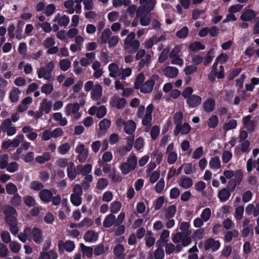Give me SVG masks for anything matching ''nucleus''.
Returning <instances> with one entry per match:
<instances>
[{
	"mask_svg": "<svg viewBox=\"0 0 259 259\" xmlns=\"http://www.w3.org/2000/svg\"><path fill=\"white\" fill-rule=\"evenodd\" d=\"M191 130V127L188 123H184L183 125L181 124L179 125V130L178 133H176V127L174 131V134L175 136L178 135L180 133L182 134H188Z\"/></svg>",
	"mask_w": 259,
	"mask_h": 259,
	"instance_id": "30",
	"label": "nucleus"
},
{
	"mask_svg": "<svg viewBox=\"0 0 259 259\" xmlns=\"http://www.w3.org/2000/svg\"><path fill=\"white\" fill-rule=\"evenodd\" d=\"M110 124L111 121L110 120L106 118L102 120L99 124L100 132L103 133H105L107 130L110 127Z\"/></svg>",
	"mask_w": 259,
	"mask_h": 259,
	"instance_id": "36",
	"label": "nucleus"
},
{
	"mask_svg": "<svg viewBox=\"0 0 259 259\" xmlns=\"http://www.w3.org/2000/svg\"><path fill=\"white\" fill-rule=\"evenodd\" d=\"M75 152L78 154L77 158L81 163H83L89 155L88 149L85 148L84 145L79 143L75 148Z\"/></svg>",
	"mask_w": 259,
	"mask_h": 259,
	"instance_id": "6",
	"label": "nucleus"
},
{
	"mask_svg": "<svg viewBox=\"0 0 259 259\" xmlns=\"http://www.w3.org/2000/svg\"><path fill=\"white\" fill-rule=\"evenodd\" d=\"M230 192L226 188H224L218 193V197L222 202L226 201L230 196Z\"/></svg>",
	"mask_w": 259,
	"mask_h": 259,
	"instance_id": "40",
	"label": "nucleus"
},
{
	"mask_svg": "<svg viewBox=\"0 0 259 259\" xmlns=\"http://www.w3.org/2000/svg\"><path fill=\"white\" fill-rule=\"evenodd\" d=\"M244 209L243 206H239L235 209V218L237 221L240 220L243 217Z\"/></svg>",
	"mask_w": 259,
	"mask_h": 259,
	"instance_id": "62",
	"label": "nucleus"
},
{
	"mask_svg": "<svg viewBox=\"0 0 259 259\" xmlns=\"http://www.w3.org/2000/svg\"><path fill=\"white\" fill-rule=\"evenodd\" d=\"M102 96V87L99 84H96L94 85L91 92V98L94 100H98L101 98Z\"/></svg>",
	"mask_w": 259,
	"mask_h": 259,
	"instance_id": "17",
	"label": "nucleus"
},
{
	"mask_svg": "<svg viewBox=\"0 0 259 259\" xmlns=\"http://www.w3.org/2000/svg\"><path fill=\"white\" fill-rule=\"evenodd\" d=\"M204 110L206 112H212L215 107V101L213 99L208 98L203 104Z\"/></svg>",
	"mask_w": 259,
	"mask_h": 259,
	"instance_id": "19",
	"label": "nucleus"
},
{
	"mask_svg": "<svg viewBox=\"0 0 259 259\" xmlns=\"http://www.w3.org/2000/svg\"><path fill=\"white\" fill-rule=\"evenodd\" d=\"M38 77L44 78L46 80H50L52 77V72L45 67H41L37 71Z\"/></svg>",
	"mask_w": 259,
	"mask_h": 259,
	"instance_id": "20",
	"label": "nucleus"
},
{
	"mask_svg": "<svg viewBox=\"0 0 259 259\" xmlns=\"http://www.w3.org/2000/svg\"><path fill=\"white\" fill-rule=\"evenodd\" d=\"M156 2L155 0H148L143 4L142 7L144 11L146 13L151 12L154 8Z\"/></svg>",
	"mask_w": 259,
	"mask_h": 259,
	"instance_id": "42",
	"label": "nucleus"
},
{
	"mask_svg": "<svg viewBox=\"0 0 259 259\" xmlns=\"http://www.w3.org/2000/svg\"><path fill=\"white\" fill-rule=\"evenodd\" d=\"M201 98L197 95H193L186 99L187 103L191 108H194L201 102Z\"/></svg>",
	"mask_w": 259,
	"mask_h": 259,
	"instance_id": "18",
	"label": "nucleus"
},
{
	"mask_svg": "<svg viewBox=\"0 0 259 259\" xmlns=\"http://www.w3.org/2000/svg\"><path fill=\"white\" fill-rule=\"evenodd\" d=\"M154 106L152 104H150L146 108V113L142 119V123L144 125L146 126L148 128L151 125L152 119V113L153 110Z\"/></svg>",
	"mask_w": 259,
	"mask_h": 259,
	"instance_id": "9",
	"label": "nucleus"
},
{
	"mask_svg": "<svg viewBox=\"0 0 259 259\" xmlns=\"http://www.w3.org/2000/svg\"><path fill=\"white\" fill-rule=\"evenodd\" d=\"M126 101L124 98L118 97H113L110 101V104L118 109H122L124 107Z\"/></svg>",
	"mask_w": 259,
	"mask_h": 259,
	"instance_id": "22",
	"label": "nucleus"
},
{
	"mask_svg": "<svg viewBox=\"0 0 259 259\" xmlns=\"http://www.w3.org/2000/svg\"><path fill=\"white\" fill-rule=\"evenodd\" d=\"M219 122L218 117L217 115H212L208 119V125L210 128L215 127Z\"/></svg>",
	"mask_w": 259,
	"mask_h": 259,
	"instance_id": "61",
	"label": "nucleus"
},
{
	"mask_svg": "<svg viewBox=\"0 0 259 259\" xmlns=\"http://www.w3.org/2000/svg\"><path fill=\"white\" fill-rule=\"evenodd\" d=\"M165 187V182L164 178H161L157 182L155 186V190L157 193H161Z\"/></svg>",
	"mask_w": 259,
	"mask_h": 259,
	"instance_id": "60",
	"label": "nucleus"
},
{
	"mask_svg": "<svg viewBox=\"0 0 259 259\" xmlns=\"http://www.w3.org/2000/svg\"><path fill=\"white\" fill-rule=\"evenodd\" d=\"M51 155L49 152H45L42 155L38 156L35 158V161L39 163H44L50 160Z\"/></svg>",
	"mask_w": 259,
	"mask_h": 259,
	"instance_id": "46",
	"label": "nucleus"
},
{
	"mask_svg": "<svg viewBox=\"0 0 259 259\" xmlns=\"http://www.w3.org/2000/svg\"><path fill=\"white\" fill-rule=\"evenodd\" d=\"M35 27L36 29L41 28L43 31L46 33H50L52 30V26L50 23L47 22L42 23L37 22L35 24Z\"/></svg>",
	"mask_w": 259,
	"mask_h": 259,
	"instance_id": "41",
	"label": "nucleus"
},
{
	"mask_svg": "<svg viewBox=\"0 0 259 259\" xmlns=\"http://www.w3.org/2000/svg\"><path fill=\"white\" fill-rule=\"evenodd\" d=\"M183 118V115L181 112H178L175 113L174 116V123L176 125V133H178L179 125L182 124Z\"/></svg>",
	"mask_w": 259,
	"mask_h": 259,
	"instance_id": "45",
	"label": "nucleus"
},
{
	"mask_svg": "<svg viewBox=\"0 0 259 259\" xmlns=\"http://www.w3.org/2000/svg\"><path fill=\"white\" fill-rule=\"evenodd\" d=\"M21 91L19 89L14 87L10 93L9 97L10 100L13 102H16L19 99Z\"/></svg>",
	"mask_w": 259,
	"mask_h": 259,
	"instance_id": "39",
	"label": "nucleus"
},
{
	"mask_svg": "<svg viewBox=\"0 0 259 259\" xmlns=\"http://www.w3.org/2000/svg\"><path fill=\"white\" fill-rule=\"evenodd\" d=\"M171 59V63L172 64L177 65L180 66H182L184 65V60L181 58V55H173L169 56Z\"/></svg>",
	"mask_w": 259,
	"mask_h": 259,
	"instance_id": "44",
	"label": "nucleus"
},
{
	"mask_svg": "<svg viewBox=\"0 0 259 259\" xmlns=\"http://www.w3.org/2000/svg\"><path fill=\"white\" fill-rule=\"evenodd\" d=\"M70 149V145L68 143H65L59 146L58 148V150L59 153L62 155L66 154Z\"/></svg>",
	"mask_w": 259,
	"mask_h": 259,
	"instance_id": "57",
	"label": "nucleus"
},
{
	"mask_svg": "<svg viewBox=\"0 0 259 259\" xmlns=\"http://www.w3.org/2000/svg\"><path fill=\"white\" fill-rule=\"evenodd\" d=\"M121 203L119 201H114L110 204L111 212L113 213H116L120 210Z\"/></svg>",
	"mask_w": 259,
	"mask_h": 259,
	"instance_id": "55",
	"label": "nucleus"
},
{
	"mask_svg": "<svg viewBox=\"0 0 259 259\" xmlns=\"http://www.w3.org/2000/svg\"><path fill=\"white\" fill-rule=\"evenodd\" d=\"M32 102V98L30 97L25 98L19 106V110L21 112L24 111L28 108V105Z\"/></svg>",
	"mask_w": 259,
	"mask_h": 259,
	"instance_id": "34",
	"label": "nucleus"
},
{
	"mask_svg": "<svg viewBox=\"0 0 259 259\" xmlns=\"http://www.w3.org/2000/svg\"><path fill=\"white\" fill-rule=\"evenodd\" d=\"M6 191L9 194H15L17 192V186L12 183H9L6 186Z\"/></svg>",
	"mask_w": 259,
	"mask_h": 259,
	"instance_id": "53",
	"label": "nucleus"
},
{
	"mask_svg": "<svg viewBox=\"0 0 259 259\" xmlns=\"http://www.w3.org/2000/svg\"><path fill=\"white\" fill-rule=\"evenodd\" d=\"M167 155V162L169 164H174L178 159V154L176 152H170L166 153Z\"/></svg>",
	"mask_w": 259,
	"mask_h": 259,
	"instance_id": "56",
	"label": "nucleus"
},
{
	"mask_svg": "<svg viewBox=\"0 0 259 259\" xmlns=\"http://www.w3.org/2000/svg\"><path fill=\"white\" fill-rule=\"evenodd\" d=\"M81 195H77L76 194H71L70 196V201L73 205L78 206L82 203Z\"/></svg>",
	"mask_w": 259,
	"mask_h": 259,
	"instance_id": "51",
	"label": "nucleus"
},
{
	"mask_svg": "<svg viewBox=\"0 0 259 259\" xmlns=\"http://www.w3.org/2000/svg\"><path fill=\"white\" fill-rule=\"evenodd\" d=\"M179 185L185 189H188L193 185L191 179L186 176L181 177L179 183Z\"/></svg>",
	"mask_w": 259,
	"mask_h": 259,
	"instance_id": "28",
	"label": "nucleus"
},
{
	"mask_svg": "<svg viewBox=\"0 0 259 259\" xmlns=\"http://www.w3.org/2000/svg\"><path fill=\"white\" fill-rule=\"evenodd\" d=\"M19 239L22 242L27 240H33L36 244H40L42 242V232L38 228H33L32 230L29 228H25L23 232L18 235Z\"/></svg>",
	"mask_w": 259,
	"mask_h": 259,
	"instance_id": "1",
	"label": "nucleus"
},
{
	"mask_svg": "<svg viewBox=\"0 0 259 259\" xmlns=\"http://www.w3.org/2000/svg\"><path fill=\"white\" fill-rule=\"evenodd\" d=\"M111 35L112 32L109 28L104 29L101 33V37L98 40V42L100 44L107 43Z\"/></svg>",
	"mask_w": 259,
	"mask_h": 259,
	"instance_id": "24",
	"label": "nucleus"
},
{
	"mask_svg": "<svg viewBox=\"0 0 259 259\" xmlns=\"http://www.w3.org/2000/svg\"><path fill=\"white\" fill-rule=\"evenodd\" d=\"M211 214V209L209 208H206L203 210L201 214V218L204 222H207L210 218Z\"/></svg>",
	"mask_w": 259,
	"mask_h": 259,
	"instance_id": "63",
	"label": "nucleus"
},
{
	"mask_svg": "<svg viewBox=\"0 0 259 259\" xmlns=\"http://www.w3.org/2000/svg\"><path fill=\"white\" fill-rule=\"evenodd\" d=\"M52 108V103L51 101L47 99H44L40 103L39 110L41 111L44 113H49Z\"/></svg>",
	"mask_w": 259,
	"mask_h": 259,
	"instance_id": "14",
	"label": "nucleus"
},
{
	"mask_svg": "<svg viewBox=\"0 0 259 259\" xmlns=\"http://www.w3.org/2000/svg\"><path fill=\"white\" fill-rule=\"evenodd\" d=\"M239 235L238 231L237 230H233V231H228L225 235V240L226 242H230L233 238L238 237Z\"/></svg>",
	"mask_w": 259,
	"mask_h": 259,
	"instance_id": "54",
	"label": "nucleus"
},
{
	"mask_svg": "<svg viewBox=\"0 0 259 259\" xmlns=\"http://www.w3.org/2000/svg\"><path fill=\"white\" fill-rule=\"evenodd\" d=\"M54 21L57 22L60 26H66L69 23V18L64 15H57L54 19Z\"/></svg>",
	"mask_w": 259,
	"mask_h": 259,
	"instance_id": "23",
	"label": "nucleus"
},
{
	"mask_svg": "<svg viewBox=\"0 0 259 259\" xmlns=\"http://www.w3.org/2000/svg\"><path fill=\"white\" fill-rule=\"evenodd\" d=\"M158 79V75L156 74H153L149 80L142 84L140 87L139 89L140 90L141 92L144 94L151 93L153 90L154 85Z\"/></svg>",
	"mask_w": 259,
	"mask_h": 259,
	"instance_id": "5",
	"label": "nucleus"
},
{
	"mask_svg": "<svg viewBox=\"0 0 259 259\" xmlns=\"http://www.w3.org/2000/svg\"><path fill=\"white\" fill-rule=\"evenodd\" d=\"M134 142L133 138H129L127 140V144L125 147H123L118 149L117 151L122 155L125 154L126 152H129L132 148Z\"/></svg>",
	"mask_w": 259,
	"mask_h": 259,
	"instance_id": "35",
	"label": "nucleus"
},
{
	"mask_svg": "<svg viewBox=\"0 0 259 259\" xmlns=\"http://www.w3.org/2000/svg\"><path fill=\"white\" fill-rule=\"evenodd\" d=\"M152 158L157 164H159L162 160L163 154L158 150L155 149L152 153Z\"/></svg>",
	"mask_w": 259,
	"mask_h": 259,
	"instance_id": "49",
	"label": "nucleus"
},
{
	"mask_svg": "<svg viewBox=\"0 0 259 259\" xmlns=\"http://www.w3.org/2000/svg\"><path fill=\"white\" fill-rule=\"evenodd\" d=\"M64 110L65 114L67 116H71L73 120H77L81 117V113L79 112V105L77 103L67 104Z\"/></svg>",
	"mask_w": 259,
	"mask_h": 259,
	"instance_id": "4",
	"label": "nucleus"
},
{
	"mask_svg": "<svg viewBox=\"0 0 259 259\" xmlns=\"http://www.w3.org/2000/svg\"><path fill=\"white\" fill-rule=\"evenodd\" d=\"M179 70L177 68L174 66H167L163 70L164 75L170 78H174L177 76L179 74Z\"/></svg>",
	"mask_w": 259,
	"mask_h": 259,
	"instance_id": "11",
	"label": "nucleus"
},
{
	"mask_svg": "<svg viewBox=\"0 0 259 259\" xmlns=\"http://www.w3.org/2000/svg\"><path fill=\"white\" fill-rule=\"evenodd\" d=\"M24 139V136L22 134L18 135L16 138L11 141V145L13 147H18L20 143L23 141Z\"/></svg>",
	"mask_w": 259,
	"mask_h": 259,
	"instance_id": "58",
	"label": "nucleus"
},
{
	"mask_svg": "<svg viewBox=\"0 0 259 259\" xmlns=\"http://www.w3.org/2000/svg\"><path fill=\"white\" fill-rule=\"evenodd\" d=\"M160 171L159 170L154 171L149 175V181L151 183H155L159 178Z\"/></svg>",
	"mask_w": 259,
	"mask_h": 259,
	"instance_id": "59",
	"label": "nucleus"
},
{
	"mask_svg": "<svg viewBox=\"0 0 259 259\" xmlns=\"http://www.w3.org/2000/svg\"><path fill=\"white\" fill-rule=\"evenodd\" d=\"M243 124L248 131H252L254 127V122L251 120V116L247 115L243 117L242 119Z\"/></svg>",
	"mask_w": 259,
	"mask_h": 259,
	"instance_id": "25",
	"label": "nucleus"
},
{
	"mask_svg": "<svg viewBox=\"0 0 259 259\" xmlns=\"http://www.w3.org/2000/svg\"><path fill=\"white\" fill-rule=\"evenodd\" d=\"M98 238V234L93 230L87 231L84 235V240L90 242H95Z\"/></svg>",
	"mask_w": 259,
	"mask_h": 259,
	"instance_id": "27",
	"label": "nucleus"
},
{
	"mask_svg": "<svg viewBox=\"0 0 259 259\" xmlns=\"http://www.w3.org/2000/svg\"><path fill=\"white\" fill-rule=\"evenodd\" d=\"M136 128V123L133 120H128L125 123L124 132L128 135L132 134Z\"/></svg>",
	"mask_w": 259,
	"mask_h": 259,
	"instance_id": "29",
	"label": "nucleus"
},
{
	"mask_svg": "<svg viewBox=\"0 0 259 259\" xmlns=\"http://www.w3.org/2000/svg\"><path fill=\"white\" fill-rule=\"evenodd\" d=\"M16 213L17 211L14 208L10 206H6L4 210L5 220L9 226L10 231L14 235L17 234L19 230L17 220L15 216Z\"/></svg>",
	"mask_w": 259,
	"mask_h": 259,
	"instance_id": "2",
	"label": "nucleus"
},
{
	"mask_svg": "<svg viewBox=\"0 0 259 259\" xmlns=\"http://www.w3.org/2000/svg\"><path fill=\"white\" fill-rule=\"evenodd\" d=\"M59 249L61 251L66 250L67 252L73 251L75 248V244L73 242L67 241L65 242H60L58 244Z\"/></svg>",
	"mask_w": 259,
	"mask_h": 259,
	"instance_id": "12",
	"label": "nucleus"
},
{
	"mask_svg": "<svg viewBox=\"0 0 259 259\" xmlns=\"http://www.w3.org/2000/svg\"><path fill=\"white\" fill-rule=\"evenodd\" d=\"M54 90L53 85L52 83H46L41 87V91L42 93L46 94H51Z\"/></svg>",
	"mask_w": 259,
	"mask_h": 259,
	"instance_id": "50",
	"label": "nucleus"
},
{
	"mask_svg": "<svg viewBox=\"0 0 259 259\" xmlns=\"http://www.w3.org/2000/svg\"><path fill=\"white\" fill-rule=\"evenodd\" d=\"M92 169V166L90 164H86L85 166L78 165L76 167L77 171L81 172V174L85 176L89 174Z\"/></svg>",
	"mask_w": 259,
	"mask_h": 259,
	"instance_id": "43",
	"label": "nucleus"
},
{
	"mask_svg": "<svg viewBox=\"0 0 259 259\" xmlns=\"http://www.w3.org/2000/svg\"><path fill=\"white\" fill-rule=\"evenodd\" d=\"M55 44V40L53 37H48L44 41V46L46 48L48 49L47 51L48 54H54L58 52L59 48L57 46H54Z\"/></svg>",
	"mask_w": 259,
	"mask_h": 259,
	"instance_id": "7",
	"label": "nucleus"
},
{
	"mask_svg": "<svg viewBox=\"0 0 259 259\" xmlns=\"http://www.w3.org/2000/svg\"><path fill=\"white\" fill-rule=\"evenodd\" d=\"M137 165V159L134 154L130 155L125 162H123L120 166V169L124 175L128 174L131 171L134 170Z\"/></svg>",
	"mask_w": 259,
	"mask_h": 259,
	"instance_id": "3",
	"label": "nucleus"
},
{
	"mask_svg": "<svg viewBox=\"0 0 259 259\" xmlns=\"http://www.w3.org/2000/svg\"><path fill=\"white\" fill-rule=\"evenodd\" d=\"M212 72L215 73V75L219 78H222L224 76V70L222 65L217 68V64L214 63L212 66Z\"/></svg>",
	"mask_w": 259,
	"mask_h": 259,
	"instance_id": "37",
	"label": "nucleus"
},
{
	"mask_svg": "<svg viewBox=\"0 0 259 259\" xmlns=\"http://www.w3.org/2000/svg\"><path fill=\"white\" fill-rule=\"evenodd\" d=\"M176 207L174 205H171L168 207L166 209L165 217L166 219H170L174 216V215L176 213Z\"/></svg>",
	"mask_w": 259,
	"mask_h": 259,
	"instance_id": "52",
	"label": "nucleus"
},
{
	"mask_svg": "<svg viewBox=\"0 0 259 259\" xmlns=\"http://www.w3.org/2000/svg\"><path fill=\"white\" fill-rule=\"evenodd\" d=\"M220 247V243L219 241L215 240L212 238H208L205 241L204 248L206 250L210 249L212 251H215Z\"/></svg>",
	"mask_w": 259,
	"mask_h": 259,
	"instance_id": "10",
	"label": "nucleus"
},
{
	"mask_svg": "<svg viewBox=\"0 0 259 259\" xmlns=\"http://www.w3.org/2000/svg\"><path fill=\"white\" fill-rule=\"evenodd\" d=\"M71 62L67 59H63L59 62V67L61 70L63 71L67 70L70 67Z\"/></svg>",
	"mask_w": 259,
	"mask_h": 259,
	"instance_id": "48",
	"label": "nucleus"
},
{
	"mask_svg": "<svg viewBox=\"0 0 259 259\" xmlns=\"http://www.w3.org/2000/svg\"><path fill=\"white\" fill-rule=\"evenodd\" d=\"M76 168L75 169V165L73 162H69L67 168V176L68 178L73 180L76 177Z\"/></svg>",
	"mask_w": 259,
	"mask_h": 259,
	"instance_id": "26",
	"label": "nucleus"
},
{
	"mask_svg": "<svg viewBox=\"0 0 259 259\" xmlns=\"http://www.w3.org/2000/svg\"><path fill=\"white\" fill-rule=\"evenodd\" d=\"M2 129L8 136L15 135L17 131L16 127L12 125L11 120L9 118L5 119L2 122Z\"/></svg>",
	"mask_w": 259,
	"mask_h": 259,
	"instance_id": "8",
	"label": "nucleus"
},
{
	"mask_svg": "<svg viewBox=\"0 0 259 259\" xmlns=\"http://www.w3.org/2000/svg\"><path fill=\"white\" fill-rule=\"evenodd\" d=\"M189 48L192 51H197L204 50L205 47L200 42L195 41L190 44Z\"/></svg>",
	"mask_w": 259,
	"mask_h": 259,
	"instance_id": "47",
	"label": "nucleus"
},
{
	"mask_svg": "<svg viewBox=\"0 0 259 259\" xmlns=\"http://www.w3.org/2000/svg\"><path fill=\"white\" fill-rule=\"evenodd\" d=\"M81 250L83 257L90 258L92 256L93 248L90 246H87L82 243L80 244Z\"/></svg>",
	"mask_w": 259,
	"mask_h": 259,
	"instance_id": "33",
	"label": "nucleus"
},
{
	"mask_svg": "<svg viewBox=\"0 0 259 259\" xmlns=\"http://www.w3.org/2000/svg\"><path fill=\"white\" fill-rule=\"evenodd\" d=\"M53 119L58 121L61 126L66 125L67 124V120L65 117H63L62 114L60 112H56L53 114Z\"/></svg>",
	"mask_w": 259,
	"mask_h": 259,
	"instance_id": "38",
	"label": "nucleus"
},
{
	"mask_svg": "<svg viewBox=\"0 0 259 259\" xmlns=\"http://www.w3.org/2000/svg\"><path fill=\"white\" fill-rule=\"evenodd\" d=\"M9 247L12 252L17 253L19 252L21 245L16 241H12L10 243Z\"/></svg>",
	"mask_w": 259,
	"mask_h": 259,
	"instance_id": "64",
	"label": "nucleus"
},
{
	"mask_svg": "<svg viewBox=\"0 0 259 259\" xmlns=\"http://www.w3.org/2000/svg\"><path fill=\"white\" fill-rule=\"evenodd\" d=\"M255 16L256 14L252 10L245 9L240 16V19L243 21H249L254 19Z\"/></svg>",
	"mask_w": 259,
	"mask_h": 259,
	"instance_id": "15",
	"label": "nucleus"
},
{
	"mask_svg": "<svg viewBox=\"0 0 259 259\" xmlns=\"http://www.w3.org/2000/svg\"><path fill=\"white\" fill-rule=\"evenodd\" d=\"M109 76L111 77L117 78L121 75V70L116 63H111L108 66Z\"/></svg>",
	"mask_w": 259,
	"mask_h": 259,
	"instance_id": "13",
	"label": "nucleus"
},
{
	"mask_svg": "<svg viewBox=\"0 0 259 259\" xmlns=\"http://www.w3.org/2000/svg\"><path fill=\"white\" fill-rule=\"evenodd\" d=\"M209 167L213 169H218L221 166V163L218 156L212 157L209 162Z\"/></svg>",
	"mask_w": 259,
	"mask_h": 259,
	"instance_id": "32",
	"label": "nucleus"
},
{
	"mask_svg": "<svg viewBox=\"0 0 259 259\" xmlns=\"http://www.w3.org/2000/svg\"><path fill=\"white\" fill-rule=\"evenodd\" d=\"M115 216L113 214H109L105 218L103 222V226L105 228H109L115 226Z\"/></svg>",
	"mask_w": 259,
	"mask_h": 259,
	"instance_id": "31",
	"label": "nucleus"
},
{
	"mask_svg": "<svg viewBox=\"0 0 259 259\" xmlns=\"http://www.w3.org/2000/svg\"><path fill=\"white\" fill-rule=\"evenodd\" d=\"M95 54L93 52L87 53L85 57L81 58L80 64L82 66H87L90 65L92 61L95 59Z\"/></svg>",
	"mask_w": 259,
	"mask_h": 259,
	"instance_id": "21",
	"label": "nucleus"
},
{
	"mask_svg": "<svg viewBox=\"0 0 259 259\" xmlns=\"http://www.w3.org/2000/svg\"><path fill=\"white\" fill-rule=\"evenodd\" d=\"M39 196L42 201L45 202H49L52 201L53 194L51 190L48 189H44L39 193Z\"/></svg>",
	"mask_w": 259,
	"mask_h": 259,
	"instance_id": "16",
	"label": "nucleus"
}]
</instances>
